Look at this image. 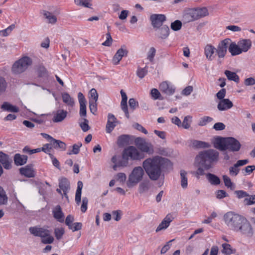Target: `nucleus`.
<instances>
[{
  "instance_id": "1",
  "label": "nucleus",
  "mask_w": 255,
  "mask_h": 255,
  "mask_svg": "<svg viewBox=\"0 0 255 255\" xmlns=\"http://www.w3.org/2000/svg\"><path fill=\"white\" fill-rule=\"evenodd\" d=\"M172 164L166 158L160 156L149 157L142 162V167H134L129 175L127 184L128 188H131L140 182L144 175V171L152 181L158 180L163 172L171 168Z\"/></svg>"
},
{
  "instance_id": "2",
  "label": "nucleus",
  "mask_w": 255,
  "mask_h": 255,
  "mask_svg": "<svg viewBox=\"0 0 255 255\" xmlns=\"http://www.w3.org/2000/svg\"><path fill=\"white\" fill-rule=\"evenodd\" d=\"M219 156V152L213 149L199 152L195 158L199 166L196 172V175H204L205 174L204 170L212 168L213 163L218 160Z\"/></svg>"
},
{
  "instance_id": "3",
  "label": "nucleus",
  "mask_w": 255,
  "mask_h": 255,
  "mask_svg": "<svg viewBox=\"0 0 255 255\" xmlns=\"http://www.w3.org/2000/svg\"><path fill=\"white\" fill-rule=\"evenodd\" d=\"M214 147L220 151L228 150L232 152H237L240 150L241 144L234 137L219 136L216 138Z\"/></svg>"
},
{
  "instance_id": "4",
  "label": "nucleus",
  "mask_w": 255,
  "mask_h": 255,
  "mask_svg": "<svg viewBox=\"0 0 255 255\" xmlns=\"http://www.w3.org/2000/svg\"><path fill=\"white\" fill-rule=\"evenodd\" d=\"M208 14L206 7L189 8L184 11L182 21L184 23L194 21Z\"/></svg>"
},
{
  "instance_id": "5",
  "label": "nucleus",
  "mask_w": 255,
  "mask_h": 255,
  "mask_svg": "<svg viewBox=\"0 0 255 255\" xmlns=\"http://www.w3.org/2000/svg\"><path fill=\"white\" fill-rule=\"evenodd\" d=\"M244 217L233 212H228L224 216L226 225L232 230L236 231Z\"/></svg>"
},
{
  "instance_id": "6",
  "label": "nucleus",
  "mask_w": 255,
  "mask_h": 255,
  "mask_svg": "<svg viewBox=\"0 0 255 255\" xmlns=\"http://www.w3.org/2000/svg\"><path fill=\"white\" fill-rule=\"evenodd\" d=\"M32 63V61L28 56H24L15 61L12 67V72L15 74H20L25 71Z\"/></svg>"
},
{
  "instance_id": "7",
  "label": "nucleus",
  "mask_w": 255,
  "mask_h": 255,
  "mask_svg": "<svg viewBox=\"0 0 255 255\" xmlns=\"http://www.w3.org/2000/svg\"><path fill=\"white\" fill-rule=\"evenodd\" d=\"M236 232H239L242 235L251 238L254 235V230L250 222L245 218L243 219Z\"/></svg>"
},
{
  "instance_id": "8",
  "label": "nucleus",
  "mask_w": 255,
  "mask_h": 255,
  "mask_svg": "<svg viewBox=\"0 0 255 255\" xmlns=\"http://www.w3.org/2000/svg\"><path fill=\"white\" fill-rule=\"evenodd\" d=\"M135 144L140 152H145L149 155H151L154 152L152 144L150 142H146L145 140L141 137H137L135 139Z\"/></svg>"
},
{
  "instance_id": "9",
  "label": "nucleus",
  "mask_w": 255,
  "mask_h": 255,
  "mask_svg": "<svg viewBox=\"0 0 255 255\" xmlns=\"http://www.w3.org/2000/svg\"><path fill=\"white\" fill-rule=\"evenodd\" d=\"M127 157L132 160H140L145 157V154L139 151L135 147L129 146L123 151Z\"/></svg>"
},
{
  "instance_id": "10",
  "label": "nucleus",
  "mask_w": 255,
  "mask_h": 255,
  "mask_svg": "<svg viewBox=\"0 0 255 255\" xmlns=\"http://www.w3.org/2000/svg\"><path fill=\"white\" fill-rule=\"evenodd\" d=\"M231 42L230 38H226L222 40L216 48V53L219 58H224L227 53L229 45Z\"/></svg>"
},
{
  "instance_id": "11",
  "label": "nucleus",
  "mask_w": 255,
  "mask_h": 255,
  "mask_svg": "<svg viewBox=\"0 0 255 255\" xmlns=\"http://www.w3.org/2000/svg\"><path fill=\"white\" fill-rule=\"evenodd\" d=\"M166 19L165 15L162 14H153L150 17L152 26L154 28H159L163 26L162 24Z\"/></svg>"
},
{
  "instance_id": "12",
  "label": "nucleus",
  "mask_w": 255,
  "mask_h": 255,
  "mask_svg": "<svg viewBox=\"0 0 255 255\" xmlns=\"http://www.w3.org/2000/svg\"><path fill=\"white\" fill-rule=\"evenodd\" d=\"M12 159L7 154L0 151V164L5 169L9 170L12 168Z\"/></svg>"
},
{
  "instance_id": "13",
  "label": "nucleus",
  "mask_w": 255,
  "mask_h": 255,
  "mask_svg": "<svg viewBox=\"0 0 255 255\" xmlns=\"http://www.w3.org/2000/svg\"><path fill=\"white\" fill-rule=\"evenodd\" d=\"M29 231L30 234L33 236L40 237L41 238H44L48 236L49 234V231L48 230L37 226L30 227Z\"/></svg>"
},
{
  "instance_id": "14",
  "label": "nucleus",
  "mask_w": 255,
  "mask_h": 255,
  "mask_svg": "<svg viewBox=\"0 0 255 255\" xmlns=\"http://www.w3.org/2000/svg\"><path fill=\"white\" fill-rule=\"evenodd\" d=\"M128 159L123 152L122 156L114 155L112 157L111 161L113 163H117L119 167H126L128 163Z\"/></svg>"
},
{
  "instance_id": "15",
  "label": "nucleus",
  "mask_w": 255,
  "mask_h": 255,
  "mask_svg": "<svg viewBox=\"0 0 255 255\" xmlns=\"http://www.w3.org/2000/svg\"><path fill=\"white\" fill-rule=\"evenodd\" d=\"M78 98L80 104V116L81 117H85L87 116L86 99L81 92H79L78 94Z\"/></svg>"
},
{
  "instance_id": "16",
  "label": "nucleus",
  "mask_w": 255,
  "mask_h": 255,
  "mask_svg": "<svg viewBox=\"0 0 255 255\" xmlns=\"http://www.w3.org/2000/svg\"><path fill=\"white\" fill-rule=\"evenodd\" d=\"M118 121L115 116L112 114H109L108 116V121L106 125V131L107 133H111L115 127L116 126V124Z\"/></svg>"
},
{
  "instance_id": "17",
  "label": "nucleus",
  "mask_w": 255,
  "mask_h": 255,
  "mask_svg": "<svg viewBox=\"0 0 255 255\" xmlns=\"http://www.w3.org/2000/svg\"><path fill=\"white\" fill-rule=\"evenodd\" d=\"M128 53V51L126 48H124L123 46H122L115 54L112 60L113 63L115 65H117L124 56H127Z\"/></svg>"
},
{
  "instance_id": "18",
  "label": "nucleus",
  "mask_w": 255,
  "mask_h": 255,
  "mask_svg": "<svg viewBox=\"0 0 255 255\" xmlns=\"http://www.w3.org/2000/svg\"><path fill=\"white\" fill-rule=\"evenodd\" d=\"M160 90L167 95H172L175 92V88L167 82H163L159 85Z\"/></svg>"
},
{
  "instance_id": "19",
  "label": "nucleus",
  "mask_w": 255,
  "mask_h": 255,
  "mask_svg": "<svg viewBox=\"0 0 255 255\" xmlns=\"http://www.w3.org/2000/svg\"><path fill=\"white\" fill-rule=\"evenodd\" d=\"M173 217L171 214H169L166 215L165 218L156 228V232H158L162 230L167 228L169 227L170 223L173 221Z\"/></svg>"
},
{
  "instance_id": "20",
  "label": "nucleus",
  "mask_w": 255,
  "mask_h": 255,
  "mask_svg": "<svg viewBox=\"0 0 255 255\" xmlns=\"http://www.w3.org/2000/svg\"><path fill=\"white\" fill-rule=\"evenodd\" d=\"M216 51V48L211 45H207L204 49V53L207 59L209 61H212L215 58L217 54H214Z\"/></svg>"
},
{
  "instance_id": "21",
  "label": "nucleus",
  "mask_w": 255,
  "mask_h": 255,
  "mask_svg": "<svg viewBox=\"0 0 255 255\" xmlns=\"http://www.w3.org/2000/svg\"><path fill=\"white\" fill-rule=\"evenodd\" d=\"M121 94L122 96V101L121 103V106L122 110L125 114L126 117L128 118H129V115L128 111V108L127 106V100L128 97L126 93L123 90H121Z\"/></svg>"
},
{
  "instance_id": "22",
  "label": "nucleus",
  "mask_w": 255,
  "mask_h": 255,
  "mask_svg": "<svg viewBox=\"0 0 255 255\" xmlns=\"http://www.w3.org/2000/svg\"><path fill=\"white\" fill-rule=\"evenodd\" d=\"M233 104L229 99H223L220 101L217 105L218 109L220 111H226L231 109Z\"/></svg>"
},
{
  "instance_id": "23",
  "label": "nucleus",
  "mask_w": 255,
  "mask_h": 255,
  "mask_svg": "<svg viewBox=\"0 0 255 255\" xmlns=\"http://www.w3.org/2000/svg\"><path fill=\"white\" fill-rule=\"evenodd\" d=\"M53 217L58 222H64V215L60 205H57L52 210Z\"/></svg>"
},
{
  "instance_id": "24",
  "label": "nucleus",
  "mask_w": 255,
  "mask_h": 255,
  "mask_svg": "<svg viewBox=\"0 0 255 255\" xmlns=\"http://www.w3.org/2000/svg\"><path fill=\"white\" fill-rule=\"evenodd\" d=\"M59 187L63 191L64 196L68 198L67 192L70 189V183L66 178H62L59 180Z\"/></svg>"
},
{
  "instance_id": "25",
  "label": "nucleus",
  "mask_w": 255,
  "mask_h": 255,
  "mask_svg": "<svg viewBox=\"0 0 255 255\" xmlns=\"http://www.w3.org/2000/svg\"><path fill=\"white\" fill-rule=\"evenodd\" d=\"M27 155L19 153H16L13 156L14 163L16 166L24 165L27 162Z\"/></svg>"
},
{
  "instance_id": "26",
  "label": "nucleus",
  "mask_w": 255,
  "mask_h": 255,
  "mask_svg": "<svg viewBox=\"0 0 255 255\" xmlns=\"http://www.w3.org/2000/svg\"><path fill=\"white\" fill-rule=\"evenodd\" d=\"M67 112L64 110H58L54 114L52 121L54 123H59L63 121L67 115Z\"/></svg>"
},
{
  "instance_id": "27",
  "label": "nucleus",
  "mask_w": 255,
  "mask_h": 255,
  "mask_svg": "<svg viewBox=\"0 0 255 255\" xmlns=\"http://www.w3.org/2000/svg\"><path fill=\"white\" fill-rule=\"evenodd\" d=\"M19 171L21 175L27 177H33L35 175L32 164H28L25 167H21L20 168Z\"/></svg>"
},
{
  "instance_id": "28",
  "label": "nucleus",
  "mask_w": 255,
  "mask_h": 255,
  "mask_svg": "<svg viewBox=\"0 0 255 255\" xmlns=\"http://www.w3.org/2000/svg\"><path fill=\"white\" fill-rule=\"evenodd\" d=\"M242 52H247L252 46V41L250 39H244L239 41L238 42Z\"/></svg>"
},
{
  "instance_id": "29",
  "label": "nucleus",
  "mask_w": 255,
  "mask_h": 255,
  "mask_svg": "<svg viewBox=\"0 0 255 255\" xmlns=\"http://www.w3.org/2000/svg\"><path fill=\"white\" fill-rule=\"evenodd\" d=\"M228 49L232 56L238 55L242 53L238 43L237 44L235 42L230 43Z\"/></svg>"
},
{
  "instance_id": "30",
  "label": "nucleus",
  "mask_w": 255,
  "mask_h": 255,
  "mask_svg": "<svg viewBox=\"0 0 255 255\" xmlns=\"http://www.w3.org/2000/svg\"><path fill=\"white\" fill-rule=\"evenodd\" d=\"M129 139L130 135L122 134L118 137L117 143L119 147L124 146L129 144Z\"/></svg>"
},
{
  "instance_id": "31",
  "label": "nucleus",
  "mask_w": 255,
  "mask_h": 255,
  "mask_svg": "<svg viewBox=\"0 0 255 255\" xmlns=\"http://www.w3.org/2000/svg\"><path fill=\"white\" fill-rule=\"evenodd\" d=\"M1 109L9 112L17 113L19 112V108L18 107L7 102H3L1 106Z\"/></svg>"
},
{
  "instance_id": "32",
  "label": "nucleus",
  "mask_w": 255,
  "mask_h": 255,
  "mask_svg": "<svg viewBox=\"0 0 255 255\" xmlns=\"http://www.w3.org/2000/svg\"><path fill=\"white\" fill-rule=\"evenodd\" d=\"M62 98L63 102L66 104L67 106L73 107L74 106V100L68 93L66 92L62 93Z\"/></svg>"
},
{
  "instance_id": "33",
  "label": "nucleus",
  "mask_w": 255,
  "mask_h": 255,
  "mask_svg": "<svg viewBox=\"0 0 255 255\" xmlns=\"http://www.w3.org/2000/svg\"><path fill=\"white\" fill-rule=\"evenodd\" d=\"M191 145L195 148H209L210 146V144L209 143L197 140H192Z\"/></svg>"
},
{
  "instance_id": "34",
  "label": "nucleus",
  "mask_w": 255,
  "mask_h": 255,
  "mask_svg": "<svg viewBox=\"0 0 255 255\" xmlns=\"http://www.w3.org/2000/svg\"><path fill=\"white\" fill-rule=\"evenodd\" d=\"M206 177L208 181L212 185H218L221 183L220 178L214 174L208 173L206 174Z\"/></svg>"
},
{
  "instance_id": "35",
  "label": "nucleus",
  "mask_w": 255,
  "mask_h": 255,
  "mask_svg": "<svg viewBox=\"0 0 255 255\" xmlns=\"http://www.w3.org/2000/svg\"><path fill=\"white\" fill-rule=\"evenodd\" d=\"M151 185L149 180H144L141 182L138 187V192L140 194H142L148 191L150 188Z\"/></svg>"
},
{
  "instance_id": "36",
  "label": "nucleus",
  "mask_w": 255,
  "mask_h": 255,
  "mask_svg": "<svg viewBox=\"0 0 255 255\" xmlns=\"http://www.w3.org/2000/svg\"><path fill=\"white\" fill-rule=\"evenodd\" d=\"M83 184L81 181H79L77 183V188L75 194V202L77 204H79L81 201V194Z\"/></svg>"
},
{
  "instance_id": "37",
  "label": "nucleus",
  "mask_w": 255,
  "mask_h": 255,
  "mask_svg": "<svg viewBox=\"0 0 255 255\" xmlns=\"http://www.w3.org/2000/svg\"><path fill=\"white\" fill-rule=\"evenodd\" d=\"M224 74L229 80L233 81L236 83L239 82V76L235 72L227 70L225 71Z\"/></svg>"
},
{
  "instance_id": "38",
  "label": "nucleus",
  "mask_w": 255,
  "mask_h": 255,
  "mask_svg": "<svg viewBox=\"0 0 255 255\" xmlns=\"http://www.w3.org/2000/svg\"><path fill=\"white\" fill-rule=\"evenodd\" d=\"M159 37L161 39H166L169 34V28L168 26L164 25L159 28Z\"/></svg>"
},
{
  "instance_id": "39",
  "label": "nucleus",
  "mask_w": 255,
  "mask_h": 255,
  "mask_svg": "<svg viewBox=\"0 0 255 255\" xmlns=\"http://www.w3.org/2000/svg\"><path fill=\"white\" fill-rule=\"evenodd\" d=\"M51 145H52L53 147L54 148H59L61 150H65L66 148V144L65 143L60 140L55 139V138L53 140Z\"/></svg>"
},
{
  "instance_id": "40",
  "label": "nucleus",
  "mask_w": 255,
  "mask_h": 255,
  "mask_svg": "<svg viewBox=\"0 0 255 255\" xmlns=\"http://www.w3.org/2000/svg\"><path fill=\"white\" fill-rule=\"evenodd\" d=\"M187 172L184 170L180 171L181 176V185L183 188H186L188 186V180L187 177Z\"/></svg>"
},
{
  "instance_id": "41",
  "label": "nucleus",
  "mask_w": 255,
  "mask_h": 255,
  "mask_svg": "<svg viewBox=\"0 0 255 255\" xmlns=\"http://www.w3.org/2000/svg\"><path fill=\"white\" fill-rule=\"evenodd\" d=\"M82 143L78 142L77 143L74 144L72 146V149L69 150L67 154L69 155L77 154L79 153L80 148L82 146Z\"/></svg>"
},
{
  "instance_id": "42",
  "label": "nucleus",
  "mask_w": 255,
  "mask_h": 255,
  "mask_svg": "<svg viewBox=\"0 0 255 255\" xmlns=\"http://www.w3.org/2000/svg\"><path fill=\"white\" fill-rule=\"evenodd\" d=\"M223 250L222 251V253L226 254H235L236 250L235 249H233L231 247V246L227 243L223 244L222 245Z\"/></svg>"
},
{
  "instance_id": "43",
  "label": "nucleus",
  "mask_w": 255,
  "mask_h": 255,
  "mask_svg": "<svg viewBox=\"0 0 255 255\" xmlns=\"http://www.w3.org/2000/svg\"><path fill=\"white\" fill-rule=\"evenodd\" d=\"M192 117L190 116H187L184 117L183 121L181 123V127L185 129H188L190 127Z\"/></svg>"
},
{
  "instance_id": "44",
  "label": "nucleus",
  "mask_w": 255,
  "mask_h": 255,
  "mask_svg": "<svg viewBox=\"0 0 255 255\" xmlns=\"http://www.w3.org/2000/svg\"><path fill=\"white\" fill-rule=\"evenodd\" d=\"M150 95L152 98L154 100H162L163 99V97L161 96L160 93L159 91L155 88H153L151 89L150 91Z\"/></svg>"
},
{
  "instance_id": "45",
  "label": "nucleus",
  "mask_w": 255,
  "mask_h": 255,
  "mask_svg": "<svg viewBox=\"0 0 255 255\" xmlns=\"http://www.w3.org/2000/svg\"><path fill=\"white\" fill-rule=\"evenodd\" d=\"M147 68L145 66L144 68H138L136 74L137 76L140 78L142 79L147 73Z\"/></svg>"
},
{
  "instance_id": "46",
  "label": "nucleus",
  "mask_w": 255,
  "mask_h": 255,
  "mask_svg": "<svg viewBox=\"0 0 255 255\" xmlns=\"http://www.w3.org/2000/svg\"><path fill=\"white\" fill-rule=\"evenodd\" d=\"M44 15L48 20L49 22L50 23H55L57 21V18L55 16L49 11H45Z\"/></svg>"
},
{
  "instance_id": "47",
  "label": "nucleus",
  "mask_w": 255,
  "mask_h": 255,
  "mask_svg": "<svg viewBox=\"0 0 255 255\" xmlns=\"http://www.w3.org/2000/svg\"><path fill=\"white\" fill-rule=\"evenodd\" d=\"M171 28L174 31L179 30L182 27V22L179 20H176L171 23Z\"/></svg>"
},
{
  "instance_id": "48",
  "label": "nucleus",
  "mask_w": 255,
  "mask_h": 255,
  "mask_svg": "<svg viewBox=\"0 0 255 255\" xmlns=\"http://www.w3.org/2000/svg\"><path fill=\"white\" fill-rule=\"evenodd\" d=\"M89 101H97L98 99V94L97 90L95 88H92L89 92Z\"/></svg>"
},
{
  "instance_id": "49",
  "label": "nucleus",
  "mask_w": 255,
  "mask_h": 255,
  "mask_svg": "<svg viewBox=\"0 0 255 255\" xmlns=\"http://www.w3.org/2000/svg\"><path fill=\"white\" fill-rule=\"evenodd\" d=\"M213 121V119L209 116H204L201 118L200 120L198 125L200 126H204L208 123L211 122Z\"/></svg>"
},
{
  "instance_id": "50",
  "label": "nucleus",
  "mask_w": 255,
  "mask_h": 255,
  "mask_svg": "<svg viewBox=\"0 0 255 255\" xmlns=\"http://www.w3.org/2000/svg\"><path fill=\"white\" fill-rule=\"evenodd\" d=\"M65 233L64 228H57L54 229V234L57 240H60Z\"/></svg>"
},
{
  "instance_id": "51",
  "label": "nucleus",
  "mask_w": 255,
  "mask_h": 255,
  "mask_svg": "<svg viewBox=\"0 0 255 255\" xmlns=\"http://www.w3.org/2000/svg\"><path fill=\"white\" fill-rule=\"evenodd\" d=\"M7 86L5 79L0 76V95L5 91Z\"/></svg>"
},
{
  "instance_id": "52",
  "label": "nucleus",
  "mask_w": 255,
  "mask_h": 255,
  "mask_svg": "<svg viewBox=\"0 0 255 255\" xmlns=\"http://www.w3.org/2000/svg\"><path fill=\"white\" fill-rule=\"evenodd\" d=\"M7 200L8 198L5 192L2 189V191L0 192V205H6L7 203Z\"/></svg>"
},
{
  "instance_id": "53",
  "label": "nucleus",
  "mask_w": 255,
  "mask_h": 255,
  "mask_svg": "<svg viewBox=\"0 0 255 255\" xmlns=\"http://www.w3.org/2000/svg\"><path fill=\"white\" fill-rule=\"evenodd\" d=\"M156 49L153 47H151L147 52V59L150 62H152L155 55Z\"/></svg>"
},
{
  "instance_id": "54",
  "label": "nucleus",
  "mask_w": 255,
  "mask_h": 255,
  "mask_svg": "<svg viewBox=\"0 0 255 255\" xmlns=\"http://www.w3.org/2000/svg\"><path fill=\"white\" fill-rule=\"evenodd\" d=\"M223 179L224 180L225 185L227 187L230 188L231 189H233L234 188H233V186L234 185L233 183L231 181V180L229 177L225 175L223 176Z\"/></svg>"
},
{
  "instance_id": "55",
  "label": "nucleus",
  "mask_w": 255,
  "mask_h": 255,
  "mask_svg": "<svg viewBox=\"0 0 255 255\" xmlns=\"http://www.w3.org/2000/svg\"><path fill=\"white\" fill-rule=\"evenodd\" d=\"M37 72L39 77H43L46 76L47 75V71L46 69L42 65L39 66Z\"/></svg>"
},
{
  "instance_id": "56",
  "label": "nucleus",
  "mask_w": 255,
  "mask_h": 255,
  "mask_svg": "<svg viewBox=\"0 0 255 255\" xmlns=\"http://www.w3.org/2000/svg\"><path fill=\"white\" fill-rule=\"evenodd\" d=\"M236 164H235L233 166L229 168V173L231 176H237L240 171V168L238 166L236 167Z\"/></svg>"
},
{
  "instance_id": "57",
  "label": "nucleus",
  "mask_w": 255,
  "mask_h": 255,
  "mask_svg": "<svg viewBox=\"0 0 255 255\" xmlns=\"http://www.w3.org/2000/svg\"><path fill=\"white\" fill-rule=\"evenodd\" d=\"M97 101H89V108H90V112L94 115L97 111Z\"/></svg>"
},
{
  "instance_id": "58",
  "label": "nucleus",
  "mask_w": 255,
  "mask_h": 255,
  "mask_svg": "<svg viewBox=\"0 0 255 255\" xmlns=\"http://www.w3.org/2000/svg\"><path fill=\"white\" fill-rule=\"evenodd\" d=\"M129 106L130 109L134 111L138 107V103L134 98H130L128 101Z\"/></svg>"
},
{
  "instance_id": "59",
  "label": "nucleus",
  "mask_w": 255,
  "mask_h": 255,
  "mask_svg": "<svg viewBox=\"0 0 255 255\" xmlns=\"http://www.w3.org/2000/svg\"><path fill=\"white\" fill-rule=\"evenodd\" d=\"M83 121L84 122L80 124V126L84 132H86L90 129L88 125L89 121L85 118L83 119Z\"/></svg>"
},
{
  "instance_id": "60",
  "label": "nucleus",
  "mask_w": 255,
  "mask_h": 255,
  "mask_svg": "<svg viewBox=\"0 0 255 255\" xmlns=\"http://www.w3.org/2000/svg\"><path fill=\"white\" fill-rule=\"evenodd\" d=\"M106 40L102 43V45L106 46H110L112 45L113 39L109 31L106 34Z\"/></svg>"
},
{
  "instance_id": "61",
  "label": "nucleus",
  "mask_w": 255,
  "mask_h": 255,
  "mask_svg": "<svg viewBox=\"0 0 255 255\" xmlns=\"http://www.w3.org/2000/svg\"><path fill=\"white\" fill-rule=\"evenodd\" d=\"M82 227V224L80 222H76L73 223L71 226V228H69V229L71 230L73 232L77 231L80 230Z\"/></svg>"
},
{
  "instance_id": "62",
  "label": "nucleus",
  "mask_w": 255,
  "mask_h": 255,
  "mask_svg": "<svg viewBox=\"0 0 255 255\" xmlns=\"http://www.w3.org/2000/svg\"><path fill=\"white\" fill-rule=\"evenodd\" d=\"M228 196L227 193L224 190H218L216 191V197L219 199Z\"/></svg>"
},
{
  "instance_id": "63",
  "label": "nucleus",
  "mask_w": 255,
  "mask_h": 255,
  "mask_svg": "<svg viewBox=\"0 0 255 255\" xmlns=\"http://www.w3.org/2000/svg\"><path fill=\"white\" fill-rule=\"evenodd\" d=\"M226 90L224 88H222L216 94V97L219 100L221 101L225 99L224 97L226 96Z\"/></svg>"
},
{
  "instance_id": "64",
  "label": "nucleus",
  "mask_w": 255,
  "mask_h": 255,
  "mask_svg": "<svg viewBox=\"0 0 255 255\" xmlns=\"http://www.w3.org/2000/svg\"><path fill=\"white\" fill-rule=\"evenodd\" d=\"M74 221V217L71 215H68L65 219V224L68 227V228H71V226L73 224L72 223Z\"/></svg>"
}]
</instances>
